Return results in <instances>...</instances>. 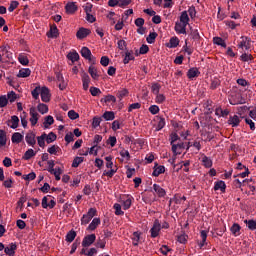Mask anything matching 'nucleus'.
<instances>
[{
	"label": "nucleus",
	"instance_id": "obj_1",
	"mask_svg": "<svg viewBox=\"0 0 256 256\" xmlns=\"http://www.w3.org/2000/svg\"><path fill=\"white\" fill-rule=\"evenodd\" d=\"M228 99L230 105H243V103H245V100L241 96V93L237 92V88H233L230 91Z\"/></svg>",
	"mask_w": 256,
	"mask_h": 256
},
{
	"label": "nucleus",
	"instance_id": "obj_2",
	"mask_svg": "<svg viewBox=\"0 0 256 256\" xmlns=\"http://www.w3.org/2000/svg\"><path fill=\"white\" fill-rule=\"evenodd\" d=\"M238 49H240L241 53H247L251 49V38L247 36H241L238 40L237 44Z\"/></svg>",
	"mask_w": 256,
	"mask_h": 256
},
{
	"label": "nucleus",
	"instance_id": "obj_3",
	"mask_svg": "<svg viewBox=\"0 0 256 256\" xmlns=\"http://www.w3.org/2000/svg\"><path fill=\"white\" fill-rule=\"evenodd\" d=\"M97 215V209L90 208L86 214H84L81 218V225H89L91 219Z\"/></svg>",
	"mask_w": 256,
	"mask_h": 256
},
{
	"label": "nucleus",
	"instance_id": "obj_4",
	"mask_svg": "<svg viewBox=\"0 0 256 256\" xmlns=\"http://www.w3.org/2000/svg\"><path fill=\"white\" fill-rule=\"evenodd\" d=\"M120 199V203L122 204L124 211H127V209H131V205L133 204V196L129 194L122 195Z\"/></svg>",
	"mask_w": 256,
	"mask_h": 256
},
{
	"label": "nucleus",
	"instance_id": "obj_5",
	"mask_svg": "<svg viewBox=\"0 0 256 256\" xmlns=\"http://www.w3.org/2000/svg\"><path fill=\"white\" fill-rule=\"evenodd\" d=\"M161 232V222L158 219L154 221L152 228L150 229L151 237L155 239V237H159V233Z\"/></svg>",
	"mask_w": 256,
	"mask_h": 256
},
{
	"label": "nucleus",
	"instance_id": "obj_6",
	"mask_svg": "<svg viewBox=\"0 0 256 256\" xmlns=\"http://www.w3.org/2000/svg\"><path fill=\"white\" fill-rule=\"evenodd\" d=\"M40 97L43 103H49L51 101V92L49 91V88L42 87L40 92Z\"/></svg>",
	"mask_w": 256,
	"mask_h": 256
},
{
	"label": "nucleus",
	"instance_id": "obj_7",
	"mask_svg": "<svg viewBox=\"0 0 256 256\" xmlns=\"http://www.w3.org/2000/svg\"><path fill=\"white\" fill-rule=\"evenodd\" d=\"M39 121V113H37V109L35 107L30 108V123L32 127H35Z\"/></svg>",
	"mask_w": 256,
	"mask_h": 256
},
{
	"label": "nucleus",
	"instance_id": "obj_8",
	"mask_svg": "<svg viewBox=\"0 0 256 256\" xmlns=\"http://www.w3.org/2000/svg\"><path fill=\"white\" fill-rule=\"evenodd\" d=\"M56 79L58 82V87L60 91H65L67 89V81H65V78L63 77V74L61 73H56Z\"/></svg>",
	"mask_w": 256,
	"mask_h": 256
},
{
	"label": "nucleus",
	"instance_id": "obj_9",
	"mask_svg": "<svg viewBox=\"0 0 256 256\" xmlns=\"http://www.w3.org/2000/svg\"><path fill=\"white\" fill-rule=\"evenodd\" d=\"M97 236L95 234L87 235L82 241V247H91L95 243Z\"/></svg>",
	"mask_w": 256,
	"mask_h": 256
},
{
	"label": "nucleus",
	"instance_id": "obj_10",
	"mask_svg": "<svg viewBox=\"0 0 256 256\" xmlns=\"http://www.w3.org/2000/svg\"><path fill=\"white\" fill-rule=\"evenodd\" d=\"M174 29L178 35L187 34V24H184L183 22H176Z\"/></svg>",
	"mask_w": 256,
	"mask_h": 256
},
{
	"label": "nucleus",
	"instance_id": "obj_11",
	"mask_svg": "<svg viewBox=\"0 0 256 256\" xmlns=\"http://www.w3.org/2000/svg\"><path fill=\"white\" fill-rule=\"evenodd\" d=\"M89 35H91V30L84 27L80 28L76 33L77 39H85Z\"/></svg>",
	"mask_w": 256,
	"mask_h": 256
},
{
	"label": "nucleus",
	"instance_id": "obj_12",
	"mask_svg": "<svg viewBox=\"0 0 256 256\" xmlns=\"http://www.w3.org/2000/svg\"><path fill=\"white\" fill-rule=\"evenodd\" d=\"M77 9V3L75 2H68L65 6V10L68 15H73L77 11Z\"/></svg>",
	"mask_w": 256,
	"mask_h": 256
},
{
	"label": "nucleus",
	"instance_id": "obj_13",
	"mask_svg": "<svg viewBox=\"0 0 256 256\" xmlns=\"http://www.w3.org/2000/svg\"><path fill=\"white\" fill-rule=\"evenodd\" d=\"M226 189H227V184H225V181L220 180L215 182L214 191H221V193H225Z\"/></svg>",
	"mask_w": 256,
	"mask_h": 256
},
{
	"label": "nucleus",
	"instance_id": "obj_14",
	"mask_svg": "<svg viewBox=\"0 0 256 256\" xmlns=\"http://www.w3.org/2000/svg\"><path fill=\"white\" fill-rule=\"evenodd\" d=\"M239 123H241V117L238 115L230 116L228 119V125H231L232 127H239Z\"/></svg>",
	"mask_w": 256,
	"mask_h": 256
},
{
	"label": "nucleus",
	"instance_id": "obj_15",
	"mask_svg": "<svg viewBox=\"0 0 256 256\" xmlns=\"http://www.w3.org/2000/svg\"><path fill=\"white\" fill-rule=\"evenodd\" d=\"M15 251H17V244L15 243H11L9 246L4 248V253H6V255H9V256H14Z\"/></svg>",
	"mask_w": 256,
	"mask_h": 256
},
{
	"label": "nucleus",
	"instance_id": "obj_16",
	"mask_svg": "<svg viewBox=\"0 0 256 256\" xmlns=\"http://www.w3.org/2000/svg\"><path fill=\"white\" fill-rule=\"evenodd\" d=\"M201 72H199V69L197 67L190 68L187 72L188 79H195V77H199Z\"/></svg>",
	"mask_w": 256,
	"mask_h": 256
},
{
	"label": "nucleus",
	"instance_id": "obj_17",
	"mask_svg": "<svg viewBox=\"0 0 256 256\" xmlns=\"http://www.w3.org/2000/svg\"><path fill=\"white\" fill-rule=\"evenodd\" d=\"M31 76V69L29 68H21L17 74L18 78L25 79Z\"/></svg>",
	"mask_w": 256,
	"mask_h": 256
},
{
	"label": "nucleus",
	"instance_id": "obj_18",
	"mask_svg": "<svg viewBox=\"0 0 256 256\" xmlns=\"http://www.w3.org/2000/svg\"><path fill=\"white\" fill-rule=\"evenodd\" d=\"M163 173H165V166L160 165L157 166V164L154 166V170H153V177H159V175H163Z\"/></svg>",
	"mask_w": 256,
	"mask_h": 256
},
{
	"label": "nucleus",
	"instance_id": "obj_19",
	"mask_svg": "<svg viewBox=\"0 0 256 256\" xmlns=\"http://www.w3.org/2000/svg\"><path fill=\"white\" fill-rule=\"evenodd\" d=\"M166 47H168V49H175L176 47H179V38H170L169 42L166 44Z\"/></svg>",
	"mask_w": 256,
	"mask_h": 256
},
{
	"label": "nucleus",
	"instance_id": "obj_20",
	"mask_svg": "<svg viewBox=\"0 0 256 256\" xmlns=\"http://www.w3.org/2000/svg\"><path fill=\"white\" fill-rule=\"evenodd\" d=\"M201 161H202V165H204L206 169H211V167H213V160H211V158L205 155H202Z\"/></svg>",
	"mask_w": 256,
	"mask_h": 256
},
{
	"label": "nucleus",
	"instance_id": "obj_21",
	"mask_svg": "<svg viewBox=\"0 0 256 256\" xmlns=\"http://www.w3.org/2000/svg\"><path fill=\"white\" fill-rule=\"evenodd\" d=\"M47 37L50 39H57V37H59V29H57V26L50 27V31L47 34Z\"/></svg>",
	"mask_w": 256,
	"mask_h": 256
},
{
	"label": "nucleus",
	"instance_id": "obj_22",
	"mask_svg": "<svg viewBox=\"0 0 256 256\" xmlns=\"http://www.w3.org/2000/svg\"><path fill=\"white\" fill-rule=\"evenodd\" d=\"M25 139L26 143H28L30 147H34V145L37 143V141L35 140V134L33 132L26 134Z\"/></svg>",
	"mask_w": 256,
	"mask_h": 256
},
{
	"label": "nucleus",
	"instance_id": "obj_23",
	"mask_svg": "<svg viewBox=\"0 0 256 256\" xmlns=\"http://www.w3.org/2000/svg\"><path fill=\"white\" fill-rule=\"evenodd\" d=\"M8 127L11 129H17L19 127V117L12 116L11 119L8 121Z\"/></svg>",
	"mask_w": 256,
	"mask_h": 256
},
{
	"label": "nucleus",
	"instance_id": "obj_24",
	"mask_svg": "<svg viewBox=\"0 0 256 256\" xmlns=\"http://www.w3.org/2000/svg\"><path fill=\"white\" fill-rule=\"evenodd\" d=\"M153 190L155 191L156 195H158V197H165V195H167L165 189L161 188L159 184H153Z\"/></svg>",
	"mask_w": 256,
	"mask_h": 256
},
{
	"label": "nucleus",
	"instance_id": "obj_25",
	"mask_svg": "<svg viewBox=\"0 0 256 256\" xmlns=\"http://www.w3.org/2000/svg\"><path fill=\"white\" fill-rule=\"evenodd\" d=\"M230 231L234 237H239V235H241V225L234 223L231 226Z\"/></svg>",
	"mask_w": 256,
	"mask_h": 256
},
{
	"label": "nucleus",
	"instance_id": "obj_26",
	"mask_svg": "<svg viewBox=\"0 0 256 256\" xmlns=\"http://www.w3.org/2000/svg\"><path fill=\"white\" fill-rule=\"evenodd\" d=\"M99 225H101V219L94 218L87 229L88 231H95Z\"/></svg>",
	"mask_w": 256,
	"mask_h": 256
},
{
	"label": "nucleus",
	"instance_id": "obj_27",
	"mask_svg": "<svg viewBox=\"0 0 256 256\" xmlns=\"http://www.w3.org/2000/svg\"><path fill=\"white\" fill-rule=\"evenodd\" d=\"M172 152L174 155H181L183 153V143L172 144Z\"/></svg>",
	"mask_w": 256,
	"mask_h": 256
},
{
	"label": "nucleus",
	"instance_id": "obj_28",
	"mask_svg": "<svg viewBox=\"0 0 256 256\" xmlns=\"http://www.w3.org/2000/svg\"><path fill=\"white\" fill-rule=\"evenodd\" d=\"M82 83L84 91H87L89 89V83H91V78H89V74L84 73L82 75Z\"/></svg>",
	"mask_w": 256,
	"mask_h": 256
},
{
	"label": "nucleus",
	"instance_id": "obj_29",
	"mask_svg": "<svg viewBox=\"0 0 256 256\" xmlns=\"http://www.w3.org/2000/svg\"><path fill=\"white\" fill-rule=\"evenodd\" d=\"M132 244L137 247V245H139V241H141V232L136 231L132 234Z\"/></svg>",
	"mask_w": 256,
	"mask_h": 256
},
{
	"label": "nucleus",
	"instance_id": "obj_30",
	"mask_svg": "<svg viewBox=\"0 0 256 256\" xmlns=\"http://www.w3.org/2000/svg\"><path fill=\"white\" fill-rule=\"evenodd\" d=\"M101 103H117V98L111 94L104 96L100 100Z\"/></svg>",
	"mask_w": 256,
	"mask_h": 256
},
{
	"label": "nucleus",
	"instance_id": "obj_31",
	"mask_svg": "<svg viewBox=\"0 0 256 256\" xmlns=\"http://www.w3.org/2000/svg\"><path fill=\"white\" fill-rule=\"evenodd\" d=\"M53 123H55V119H53V116L49 115L46 116L43 122L44 125V129H49V127H51V125H53Z\"/></svg>",
	"mask_w": 256,
	"mask_h": 256
},
{
	"label": "nucleus",
	"instance_id": "obj_32",
	"mask_svg": "<svg viewBox=\"0 0 256 256\" xmlns=\"http://www.w3.org/2000/svg\"><path fill=\"white\" fill-rule=\"evenodd\" d=\"M7 145V133L4 130H0V149Z\"/></svg>",
	"mask_w": 256,
	"mask_h": 256
},
{
	"label": "nucleus",
	"instance_id": "obj_33",
	"mask_svg": "<svg viewBox=\"0 0 256 256\" xmlns=\"http://www.w3.org/2000/svg\"><path fill=\"white\" fill-rule=\"evenodd\" d=\"M11 141H12V143H16V144L21 143V141H23V134H21L19 132H15L12 135Z\"/></svg>",
	"mask_w": 256,
	"mask_h": 256
},
{
	"label": "nucleus",
	"instance_id": "obj_34",
	"mask_svg": "<svg viewBox=\"0 0 256 256\" xmlns=\"http://www.w3.org/2000/svg\"><path fill=\"white\" fill-rule=\"evenodd\" d=\"M47 134L43 133L41 136L37 137V143L39 145V147H41L42 149H45V141H47Z\"/></svg>",
	"mask_w": 256,
	"mask_h": 256
},
{
	"label": "nucleus",
	"instance_id": "obj_35",
	"mask_svg": "<svg viewBox=\"0 0 256 256\" xmlns=\"http://www.w3.org/2000/svg\"><path fill=\"white\" fill-rule=\"evenodd\" d=\"M35 155H37V153L35 152V150L33 149H28L24 155H23V159L24 161H29V159H31L32 157H35Z\"/></svg>",
	"mask_w": 256,
	"mask_h": 256
},
{
	"label": "nucleus",
	"instance_id": "obj_36",
	"mask_svg": "<svg viewBox=\"0 0 256 256\" xmlns=\"http://www.w3.org/2000/svg\"><path fill=\"white\" fill-rule=\"evenodd\" d=\"M37 110L41 115H45L46 113H49V106H47V104L40 103L37 106Z\"/></svg>",
	"mask_w": 256,
	"mask_h": 256
},
{
	"label": "nucleus",
	"instance_id": "obj_37",
	"mask_svg": "<svg viewBox=\"0 0 256 256\" xmlns=\"http://www.w3.org/2000/svg\"><path fill=\"white\" fill-rule=\"evenodd\" d=\"M18 61L20 65H24V66L29 65V58L25 54H19Z\"/></svg>",
	"mask_w": 256,
	"mask_h": 256
},
{
	"label": "nucleus",
	"instance_id": "obj_38",
	"mask_svg": "<svg viewBox=\"0 0 256 256\" xmlns=\"http://www.w3.org/2000/svg\"><path fill=\"white\" fill-rule=\"evenodd\" d=\"M81 55L84 57V59H88V61H91V50L87 47H83L81 49Z\"/></svg>",
	"mask_w": 256,
	"mask_h": 256
},
{
	"label": "nucleus",
	"instance_id": "obj_39",
	"mask_svg": "<svg viewBox=\"0 0 256 256\" xmlns=\"http://www.w3.org/2000/svg\"><path fill=\"white\" fill-rule=\"evenodd\" d=\"M180 23H184V25H189V14H187V11H183L181 13Z\"/></svg>",
	"mask_w": 256,
	"mask_h": 256
},
{
	"label": "nucleus",
	"instance_id": "obj_40",
	"mask_svg": "<svg viewBox=\"0 0 256 256\" xmlns=\"http://www.w3.org/2000/svg\"><path fill=\"white\" fill-rule=\"evenodd\" d=\"M156 39H157V32H150L148 37L146 38V41L150 45H153V43H155Z\"/></svg>",
	"mask_w": 256,
	"mask_h": 256
},
{
	"label": "nucleus",
	"instance_id": "obj_41",
	"mask_svg": "<svg viewBox=\"0 0 256 256\" xmlns=\"http://www.w3.org/2000/svg\"><path fill=\"white\" fill-rule=\"evenodd\" d=\"M103 119H105V121H113V119H115V112H113V111H106L103 114Z\"/></svg>",
	"mask_w": 256,
	"mask_h": 256
},
{
	"label": "nucleus",
	"instance_id": "obj_42",
	"mask_svg": "<svg viewBox=\"0 0 256 256\" xmlns=\"http://www.w3.org/2000/svg\"><path fill=\"white\" fill-rule=\"evenodd\" d=\"M213 43L215 45H219L220 47H227V43H225V40H223V38L221 37H214L213 38Z\"/></svg>",
	"mask_w": 256,
	"mask_h": 256
},
{
	"label": "nucleus",
	"instance_id": "obj_43",
	"mask_svg": "<svg viewBox=\"0 0 256 256\" xmlns=\"http://www.w3.org/2000/svg\"><path fill=\"white\" fill-rule=\"evenodd\" d=\"M54 141H57V135L55 133L50 132L48 135L46 134V143L48 145Z\"/></svg>",
	"mask_w": 256,
	"mask_h": 256
},
{
	"label": "nucleus",
	"instance_id": "obj_44",
	"mask_svg": "<svg viewBox=\"0 0 256 256\" xmlns=\"http://www.w3.org/2000/svg\"><path fill=\"white\" fill-rule=\"evenodd\" d=\"M172 201H174L176 205H181L183 201H187V197L181 196V195H175Z\"/></svg>",
	"mask_w": 256,
	"mask_h": 256
},
{
	"label": "nucleus",
	"instance_id": "obj_45",
	"mask_svg": "<svg viewBox=\"0 0 256 256\" xmlns=\"http://www.w3.org/2000/svg\"><path fill=\"white\" fill-rule=\"evenodd\" d=\"M157 121L156 131H161L165 127V118L157 117Z\"/></svg>",
	"mask_w": 256,
	"mask_h": 256
},
{
	"label": "nucleus",
	"instance_id": "obj_46",
	"mask_svg": "<svg viewBox=\"0 0 256 256\" xmlns=\"http://www.w3.org/2000/svg\"><path fill=\"white\" fill-rule=\"evenodd\" d=\"M75 237H77V233L75 231H70L66 235V241L68 243H73V241H75Z\"/></svg>",
	"mask_w": 256,
	"mask_h": 256
},
{
	"label": "nucleus",
	"instance_id": "obj_47",
	"mask_svg": "<svg viewBox=\"0 0 256 256\" xmlns=\"http://www.w3.org/2000/svg\"><path fill=\"white\" fill-rule=\"evenodd\" d=\"M244 223L247 225L250 231L256 230V221L255 220H244Z\"/></svg>",
	"mask_w": 256,
	"mask_h": 256
},
{
	"label": "nucleus",
	"instance_id": "obj_48",
	"mask_svg": "<svg viewBox=\"0 0 256 256\" xmlns=\"http://www.w3.org/2000/svg\"><path fill=\"white\" fill-rule=\"evenodd\" d=\"M47 151L50 155H57V153L61 151V148L57 145H52L51 147L48 148Z\"/></svg>",
	"mask_w": 256,
	"mask_h": 256
},
{
	"label": "nucleus",
	"instance_id": "obj_49",
	"mask_svg": "<svg viewBox=\"0 0 256 256\" xmlns=\"http://www.w3.org/2000/svg\"><path fill=\"white\" fill-rule=\"evenodd\" d=\"M67 58L72 61V63H75V61H79V53L77 52H70L67 55Z\"/></svg>",
	"mask_w": 256,
	"mask_h": 256
},
{
	"label": "nucleus",
	"instance_id": "obj_50",
	"mask_svg": "<svg viewBox=\"0 0 256 256\" xmlns=\"http://www.w3.org/2000/svg\"><path fill=\"white\" fill-rule=\"evenodd\" d=\"M133 59H135V56H133V53L127 51L125 53V57L123 60L124 65H127V63H129V61H133Z\"/></svg>",
	"mask_w": 256,
	"mask_h": 256
},
{
	"label": "nucleus",
	"instance_id": "obj_51",
	"mask_svg": "<svg viewBox=\"0 0 256 256\" xmlns=\"http://www.w3.org/2000/svg\"><path fill=\"white\" fill-rule=\"evenodd\" d=\"M100 147L97 146V144H94L90 149H88V154L89 155H94L97 157V154L99 153Z\"/></svg>",
	"mask_w": 256,
	"mask_h": 256
},
{
	"label": "nucleus",
	"instance_id": "obj_52",
	"mask_svg": "<svg viewBox=\"0 0 256 256\" xmlns=\"http://www.w3.org/2000/svg\"><path fill=\"white\" fill-rule=\"evenodd\" d=\"M84 160H85V158H83V157H79V156L75 157L72 162V167H74V168L79 167V165H81V163H83Z\"/></svg>",
	"mask_w": 256,
	"mask_h": 256
},
{
	"label": "nucleus",
	"instance_id": "obj_53",
	"mask_svg": "<svg viewBox=\"0 0 256 256\" xmlns=\"http://www.w3.org/2000/svg\"><path fill=\"white\" fill-rule=\"evenodd\" d=\"M117 173V167H115V168H110V170H105L104 172H103V176L104 177H113V175H115Z\"/></svg>",
	"mask_w": 256,
	"mask_h": 256
},
{
	"label": "nucleus",
	"instance_id": "obj_54",
	"mask_svg": "<svg viewBox=\"0 0 256 256\" xmlns=\"http://www.w3.org/2000/svg\"><path fill=\"white\" fill-rule=\"evenodd\" d=\"M89 74L91 75L92 79H99L97 68H95L94 66L89 67Z\"/></svg>",
	"mask_w": 256,
	"mask_h": 256
},
{
	"label": "nucleus",
	"instance_id": "obj_55",
	"mask_svg": "<svg viewBox=\"0 0 256 256\" xmlns=\"http://www.w3.org/2000/svg\"><path fill=\"white\" fill-rule=\"evenodd\" d=\"M127 95H129V90H127V89H125V88L121 89V90L118 91V93H117V97H118V99H120V101H121L122 99H124V97H127Z\"/></svg>",
	"mask_w": 256,
	"mask_h": 256
},
{
	"label": "nucleus",
	"instance_id": "obj_56",
	"mask_svg": "<svg viewBox=\"0 0 256 256\" xmlns=\"http://www.w3.org/2000/svg\"><path fill=\"white\" fill-rule=\"evenodd\" d=\"M155 96V103H157L158 105H161V103H165V95L158 93L155 94Z\"/></svg>",
	"mask_w": 256,
	"mask_h": 256
},
{
	"label": "nucleus",
	"instance_id": "obj_57",
	"mask_svg": "<svg viewBox=\"0 0 256 256\" xmlns=\"http://www.w3.org/2000/svg\"><path fill=\"white\" fill-rule=\"evenodd\" d=\"M106 17L107 19H109L110 25H115V23H117V19L115 18V12H109Z\"/></svg>",
	"mask_w": 256,
	"mask_h": 256
},
{
	"label": "nucleus",
	"instance_id": "obj_58",
	"mask_svg": "<svg viewBox=\"0 0 256 256\" xmlns=\"http://www.w3.org/2000/svg\"><path fill=\"white\" fill-rule=\"evenodd\" d=\"M90 93L92 97H99V95H101V89L97 87H90Z\"/></svg>",
	"mask_w": 256,
	"mask_h": 256
},
{
	"label": "nucleus",
	"instance_id": "obj_59",
	"mask_svg": "<svg viewBox=\"0 0 256 256\" xmlns=\"http://www.w3.org/2000/svg\"><path fill=\"white\" fill-rule=\"evenodd\" d=\"M41 86H37L34 90H32L33 99H39V95H41Z\"/></svg>",
	"mask_w": 256,
	"mask_h": 256
},
{
	"label": "nucleus",
	"instance_id": "obj_60",
	"mask_svg": "<svg viewBox=\"0 0 256 256\" xmlns=\"http://www.w3.org/2000/svg\"><path fill=\"white\" fill-rule=\"evenodd\" d=\"M151 91L154 95H158L159 91H161V85H159L158 83L152 84Z\"/></svg>",
	"mask_w": 256,
	"mask_h": 256
},
{
	"label": "nucleus",
	"instance_id": "obj_61",
	"mask_svg": "<svg viewBox=\"0 0 256 256\" xmlns=\"http://www.w3.org/2000/svg\"><path fill=\"white\" fill-rule=\"evenodd\" d=\"M240 59H241V61H244V62L253 61V55L244 52L240 56Z\"/></svg>",
	"mask_w": 256,
	"mask_h": 256
},
{
	"label": "nucleus",
	"instance_id": "obj_62",
	"mask_svg": "<svg viewBox=\"0 0 256 256\" xmlns=\"http://www.w3.org/2000/svg\"><path fill=\"white\" fill-rule=\"evenodd\" d=\"M7 103H9V99L7 98V96H0V108L7 107Z\"/></svg>",
	"mask_w": 256,
	"mask_h": 256
},
{
	"label": "nucleus",
	"instance_id": "obj_63",
	"mask_svg": "<svg viewBox=\"0 0 256 256\" xmlns=\"http://www.w3.org/2000/svg\"><path fill=\"white\" fill-rule=\"evenodd\" d=\"M99 125H101V117H97L95 116L92 120V127L94 129H97V127H99Z\"/></svg>",
	"mask_w": 256,
	"mask_h": 256
},
{
	"label": "nucleus",
	"instance_id": "obj_64",
	"mask_svg": "<svg viewBox=\"0 0 256 256\" xmlns=\"http://www.w3.org/2000/svg\"><path fill=\"white\" fill-rule=\"evenodd\" d=\"M115 215H125V212L121 210V204H114Z\"/></svg>",
	"mask_w": 256,
	"mask_h": 256
}]
</instances>
